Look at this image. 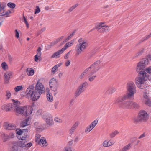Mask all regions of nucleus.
<instances>
[{"mask_svg": "<svg viewBox=\"0 0 151 151\" xmlns=\"http://www.w3.org/2000/svg\"><path fill=\"white\" fill-rule=\"evenodd\" d=\"M148 63V60L144 58L137 64L136 67V71L138 73V77L135 79V82L138 87L141 89L144 87L142 84L145 81V78L147 77V73L145 71V69Z\"/></svg>", "mask_w": 151, "mask_h": 151, "instance_id": "1", "label": "nucleus"}, {"mask_svg": "<svg viewBox=\"0 0 151 151\" xmlns=\"http://www.w3.org/2000/svg\"><path fill=\"white\" fill-rule=\"evenodd\" d=\"M34 90V84L30 85L27 89L26 92V97L30 98L32 101H35L40 97V95L45 92L44 85L39 82L38 80L35 86Z\"/></svg>", "mask_w": 151, "mask_h": 151, "instance_id": "2", "label": "nucleus"}, {"mask_svg": "<svg viewBox=\"0 0 151 151\" xmlns=\"http://www.w3.org/2000/svg\"><path fill=\"white\" fill-rule=\"evenodd\" d=\"M127 89L128 93L123 96H120L117 98L116 103L121 102L124 100L134 97L136 90V87L134 83L130 81L127 84Z\"/></svg>", "mask_w": 151, "mask_h": 151, "instance_id": "3", "label": "nucleus"}, {"mask_svg": "<svg viewBox=\"0 0 151 151\" xmlns=\"http://www.w3.org/2000/svg\"><path fill=\"white\" fill-rule=\"evenodd\" d=\"M79 44H77L76 46V51L77 55H79L81 52L83 51L86 48L88 45V43L86 40L82 38L78 40Z\"/></svg>", "mask_w": 151, "mask_h": 151, "instance_id": "4", "label": "nucleus"}, {"mask_svg": "<svg viewBox=\"0 0 151 151\" xmlns=\"http://www.w3.org/2000/svg\"><path fill=\"white\" fill-rule=\"evenodd\" d=\"M101 62L100 60H97L87 68L89 71L91 70V72L88 73L89 76H92L100 69L101 66L99 65Z\"/></svg>", "mask_w": 151, "mask_h": 151, "instance_id": "5", "label": "nucleus"}, {"mask_svg": "<svg viewBox=\"0 0 151 151\" xmlns=\"http://www.w3.org/2000/svg\"><path fill=\"white\" fill-rule=\"evenodd\" d=\"M149 117V115L145 110H140L137 118V122H145L147 120Z\"/></svg>", "mask_w": 151, "mask_h": 151, "instance_id": "6", "label": "nucleus"}, {"mask_svg": "<svg viewBox=\"0 0 151 151\" xmlns=\"http://www.w3.org/2000/svg\"><path fill=\"white\" fill-rule=\"evenodd\" d=\"M19 110V113L22 114L25 116H27L31 114L33 111V109L31 106H24L23 107H21V108H17V111Z\"/></svg>", "mask_w": 151, "mask_h": 151, "instance_id": "7", "label": "nucleus"}, {"mask_svg": "<svg viewBox=\"0 0 151 151\" xmlns=\"http://www.w3.org/2000/svg\"><path fill=\"white\" fill-rule=\"evenodd\" d=\"M149 93L146 92L143 93V98L142 101L144 102L145 104L148 105L149 106L151 107V101H150V99L149 97Z\"/></svg>", "mask_w": 151, "mask_h": 151, "instance_id": "8", "label": "nucleus"}, {"mask_svg": "<svg viewBox=\"0 0 151 151\" xmlns=\"http://www.w3.org/2000/svg\"><path fill=\"white\" fill-rule=\"evenodd\" d=\"M117 98L115 100L114 103L115 104H121L122 106L123 107H124L127 108H131V103L132 101H125L123 102L124 101H123L119 103H117L116 102V101L117 100ZM125 100H124V101Z\"/></svg>", "mask_w": 151, "mask_h": 151, "instance_id": "9", "label": "nucleus"}, {"mask_svg": "<svg viewBox=\"0 0 151 151\" xmlns=\"http://www.w3.org/2000/svg\"><path fill=\"white\" fill-rule=\"evenodd\" d=\"M12 101L13 102V104H11V105H12V106H12L13 109H14L15 110H16V111L17 113H19L20 110H19V111H17V109L21 108V107H18L19 106L20 104V102L18 100H15L13 99H12Z\"/></svg>", "mask_w": 151, "mask_h": 151, "instance_id": "10", "label": "nucleus"}, {"mask_svg": "<svg viewBox=\"0 0 151 151\" xmlns=\"http://www.w3.org/2000/svg\"><path fill=\"white\" fill-rule=\"evenodd\" d=\"M12 105H11V103L6 104H4L2 106V109L6 111H8L13 110Z\"/></svg>", "mask_w": 151, "mask_h": 151, "instance_id": "11", "label": "nucleus"}, {"mask_svg": "<svg viewBox=\"0 0 151 151\" xmlns=\"http://www.w3.org/2000/svg\"><path fill=\"white\" fill-rule=\"evenodd\" d=\"M4 125L5 128L8 130H14L16 128L15 125L13 124L6 122L5 123Z\"/></svg>", "mask_w": 151, "mask_h": 151, "instance_id": "12", "label": "nucleus"}, {"mask_svg": "<svg viewBox=\"0 0 151 151\" xmlns=\"http://www.w3.org/2000/svg\"><path fill=\"white\" fill-rule=\"evenodd\" d=\"M79 124V122L78 121H77L73 125L71 129L70 130V135H71L73 134L75 130L78 127Z\"/></svg>", "mask_w": 151, "mask_h": 151, "instance_id": "13", "label": "nucleus"}, {"mask_svg": "<svg viewBox=\"0 0 151 151\" xmlns=\"http://www.w3.org/2000/svg\"><path fill=\"white\" fill-rule=\"evenodd\" d=\"M38 143L41 145H42L43 147H46L48 145L45 138L42 137H41V138L39 139L38 141Z\"/></svg>", "mask_w": 151, "mask_h": 151, "instance_id": "14", "label": "nucleus"}, {"mask_svg": "<svg viewBox=\"0 0 151 151\" xmlns=\"http://www.w3.org/2000/svg\"><path fill=\"white\" fill-rule=\"evenodd\" d=\"M12 73L11 72L8 71L6 72L4 74L5 81L6 83H7L9 82V80L11 78Z\"/></svg>", "mask_w": 151, "mask_h": 151, "instance_id": "15", "label": "nucleus"}, {"mask_svg": "<svg viewBox=\"0 0 151 151\" xmlns=\"http://www.w3.org/2000/svg\"><path fill=\"white\" fill-rule=\"evenodd\" d=\"M64 51V50H62V48L60 50H59L54 53L52 56L51 58H59V55L62 53Z\"/></svg>", "mask_w": 151, "mask_h": 151, "instance_id": "16", "label": "nucleus"}, {"mask_svg": "<svg viewBox=\"0 0 151 151\" xmlns=\"http://www.w3.org/2000/svg\"><path fill=\"white\" fill-rule=\"evenodd\" d=\"M47 98V100L50 102H52L53 100V97L51 93H50V91L46 89V90Z\"/></svg>", "mask_w": 151, "mask_h": 151, "instance_id": "17", "label": "nucleus"}, {"mask_svg": "<svg viewBox=\"0 0 151 151\" xmlns=\"http://www.w3.org/2000/svg\"><path fill=\"white\" fill-rule=\"evenodd\" d=\"M49 116L50 119H47V118H46V120H45V121L47 125H52L54 124L53 118L52 115H49ZM45 118H46V117Z\"/></svg>", "mask_w": 151, "mask_h": 151, "instance_id": "18", "label": "nucleus"}, {"mask_svg": "<svg viewBox=\"0 0 151 151\" xmlns=\"http://www.w3.org/2000/svg\"><path fill=\"white\" fill-rule=\"evenodd\" d=\"M29 120V118H27L24 120L22 121L20 123V126L21 127H24L25 126L28 125L29 124L28 122Z\"/></svg>", "mask_w": 151, "mask_h": 151, "instance_id": "19", "label": "nucleus"}, {"mask_svg": "<svg viewBox=\"0 0 151 151\" xmlns=\"http://www.w3.org/2000/svg\"><path fill=\"white\" fill-rule=\"evenodd\" d=\"M84 91L85 89H83L79 86L76 91L75 96L76 97L79 96Z\"/></svg>", "mask_w": 151, "mask_h": 151, "instance_id": "20", "label": "nucleus"}, {"mask_svg": "<svg viewBox=\"0 0 151 151\" xmlns=\"http://www.w3.org/2000/svg\"><path fill=\"white\" fill-rule=\"evenodd\" d=\"M28 129H24L21 130L20 129H17V134L19 135H21L22 134H27L28 132Z\"/></svg>", "mask_w": 151, "mask_h": 151, "instance_id": "21", "label": "nucleus"}, {"mask_svg": "<svg viewBox=\"0 0 151 151\" xmlns=\"http://www.w3.org/2000/svg\"><path fill=\"white\" fill-rule=\"evenodd\" d=\"M74 41L73 40H72L70 42L67 43L62 48V50L65 51L68 47L71 46L74 43Z\"/></svg>", "mask_w": 151, "mask_h": 151, "instance_id": "22", "label": "nucleus"}, {"mask_svg": "<svg viewBox=\"0 0 151 151\" xmlns=\"http://www.w3.org/2000/svg\"><path fill=\"white\" fill-rule=\"evenodd\" d=\"M26 72L28 76H32L34 73V70L32 68H28L26 70Z\"/></svg>", "mask_w": 151, "mask_h": 151, "instance_id": "23", "label": "nucleus"}, {"mask_svg": "<svg viewBox=\"0 0 151 151\" xmlns=\"http://www.w3.org/2000/svg\"><path fill=\"white\" fill-rule=\"evenodd\" d=\"M116 91L115 88L114 87H110L109 88L106 92V93L112 94Z\"/></svg>", "mask_w": 151, "mask_h": 151, "instance_id": "24", "label": "nucleus"}, {"mask_svg": "<svg viewBox=\"0 0 151 151\" xmlns=\"http://www.w3.org/2000/svg\"><path fill=\"white\" fill-rule=\"evenodd\" d=\"M25 141H19L17 142V146L20 147H26Z\"/></svg>", "mask_w": 151, "mask_h": 151, "instance_id": "25", "label": "nucleus"}, {"mask_svg": "<svg viewBox=\"0 0 151 151\" xmlns=\"http://www.w3.org/2000/svg\"><path fill=\"white\" fill-rule=\"evenodd\" d=\"M57 82L56 79L53 78L49 81V86L50 88H52L55 83Z\"/></svg>", "mask_w": 151, "mask_h": 151, "instance_id": "26", "label": "nucleus"}, {"mask_svg": "<svg viewBox=\"0 0 151 151\" xmlns=\"http://www.w3.org/2000/svg\"><path fill=\"white\" fill-rule=\"evenodd\" d=\"M89 72L87 68L79 76V78L80 79H82L85 77V76Z\"/></svg>", "mask_w": 151, "mask_h": 151, "instance_id": "27", "label": "nucleus"}, {"mask_svg": "<svg viewBox=\"0 0 151 151\" xmlns=\"http://www.w3.org/2000/svg\"><path fill=\"white\" fill-rule=\"evenodd\" d=\"M131 104V108L137 109H138L139 106V105L136 102L132 101Z\"/></svg>", "mask_w": 151, "mask_h": 151, "instance_id": "28", "label": "nucleus"}, {"mask_svg": "<svg viewBox=\"0 0 151 151\" xmlns=\"http://www.w3.org/2000/svg\"><path fill=\"white\" fill-rule=\"evenodd\" d=\"M1 66L4 70H6L8 69V65L5 62H4L2 63Z\"/></svg>", "mask_w": 151, "mask_h": 151, "instance_id": "29", "label": "nucleus"}, {"mask_svg": "<svg viewBox=\"0 0 151 151\" xmlns=\"http://www.w3.org/2000/svg\"><path fill=\"white\" fill-rule=\"evenodd\" d=\"M63 36H62L58 38L57 39L55 40L54 42H52L51 43V45H52L55 44L58 42L61 41L62 39H63Z\"/></svg>", "mask_w": 151, "mask_h": 151, "instance_id": "30", "label": "nucleus"}, {"mask_svg": "<svg viewBox=\"0 0 151 151\" xmlns=\"http://www.w3.org/2000/svg\"><path fill=\"white\" fill-rule=\"evenodd\" d=\"M79 86L83 89H85L88 86V83L86 81L83 82Z\"/></svg>", "mask_w": 151, "mask_h": 151, "instance_id": "31", "label": "nucleus"}, {"mask_svg": "<svg viewBox=\"0 0 151 151\" xmlns=\"http://www.w3.org/2000/svg\"><path fill=\"white\" fill-rule=\"evenodd\" d=\"M49 115H52L47 112L45 113L42 115V117L45 120H46V118H45V117L46 118H47V119H50V117H48V116H49Z\"/></svg>", "mask_w": 151, "mask_h": 151, "instance_id": "32", "label": "nucleus"}, {"mask_svg": "<svg viewBox=\"0 0 151 151\" xmlns=\"http://www.w3.org/2000/svg\"><path fill=\"white\" fill-rule=\"evenodd\" d=\"M23 88V87L22 86H18L15 88L14 90L16 92H17L22 89Z\"/></svg>", "mask_w": 151, "mask_h": 151, "instance_id": "33", "label": "nucleus"}, {"mask_svg": "<svg viewBox=\"0 0 151 151\" xmlns=\"http://www.w3.org/2000/svg\"><path fill=\"white\" fill-rule=\"evenodd\" d=\"M118 133L119 132L117 130H115L112 133L110 134V137L111 138H113L116 135L118 134Z\"/></svg>", "mask_w": 151, "mask_h": 151, "instance_id": "34", "label": "nucleus"}, {"mask_svg": "<svg viewBox=\"0 0 151 151\" xmlns=\"http://www.w3.org/2000/svg\"><path fill=\"white\" fill-rule=\"evenodd\" d=\"M103 29L101 28L99 30V31L100 32H102L104 31H106V30H108L109 28L108 26L104 25L103 26Z\"/></svg>", "mask_w": 151, "mask_h": 151, "instance_id": "35", "label": "nucleus"}, {"mask_svg": "<svg viewBox=\"0 0 151 151\" xmlns=\"http://www.w3.org/2000/svg\"><path fill=\"white\" fill-rule=\"evenodd\" d=\"M104 23H100L95 28L96 29H98V30H99L101 28V29H103V26L104 25Z\"/></svg>", "mask_w": 151, "mask_h": 151, "instance_id": "36", "label": "nucleus"}, {"mask_svg": "<svg viewBox=\"0 0 151 151\" xmlns=\"http://www.w3.org/2000/svg\"><path fill=\"white\" fill-rule=\"evenodd\" d=\"M98 123V120L97 119H96L93 122H92L90 124V125H91L92 128H94L95 127L97 124Z\"/></svg>", "mask_w": 151, "mask_h": 151, "instance_id": "37", "label": "nucleus"}, {"mask_svg": "<svg viewBox=\"0 0 151 151\" xmlns=\"http://www.w3.org/2000/svg\"><path fill=\"white\" fill-rule=\"evenodd\" d=\"M7 6L13 9L15 7L16 4L14 3L9 2L7 4Z\"/></svg>", "mask_w": 151, "mask_h": 151, "instance_id": "38", "label": "nucleus"}, {"mask_svg": "<svg viewBox=\"0 0 151 151\" xmlns=\"http://www.w3.org/2000/svg\"><path fill=\"white\" fill-rule=\"evenodd\" d=\"M3 139L4 142H6L9 138V136L7 134H3Z\"/></svg>", "mask_w": 151, "mask_h": 151, "instance_id": "39", "label": "nucleus"}, {"mask_svg": "<svg viewBox=\"0 0 151 151\" xmlns=\"http://www.w3.org/2000/svg\"><path fill=\"white\" fill-rule=\"evenodd\" d=\"M93 129V128H92V127L90 124L88 127L85 130V132L86 133L88 132L91 131Z\"/></svg>", "mask_w": 151, "mask_h": 151, "instance_id": "40", "label": "nucleus"}, {"mask_svg": "<svg viewBox=\"0 0 151 151\" xmlns=\"http://www.w3.org/2000/svg\"><path fill=\"white\" fill-rule=\"evenodd\" d=\"M130 144H129L127 145L124 146L122 150H120L121 151H126L130 147Z\"/></svg>", "mask_w": 151, "mask_h": 151, "instance_id": "41", "label": "nucleus"}, {"mask_svg": "<svg viewBox=\"0 0 151 151\" xmlns=\"http://www.w3.org/2000/svg\"><path fill=\"white\" fill-rule=\"evenodd\" d=\"M78 4H76L74 5L73 6H72V7H70L69 9L68 12H70L72 11L73 10H74L77 6H78Z\"/></svg>", "mask_w": 151, "mask_h": 151, "instance_id": "42", "label": "nucleus"}, {"mask_svg": "<svg viewBox=\"0 0 151 151\" xmlns=\"http://www.w3.org/2000/svg\"><path fill=\"white\" fill-rule=\"evenodd\" d=\"M88 75L89 76V77L88 80L90 82L92 81L96 77V75H93V76H90L88 74Z\"/></svg>", "mask_w": 151, "mask_h": 151, "instance_id": "43", "label": "nucleus"}, {"mask_svg": "<svg viewBox=\"0 0 151 151\" xmlns=\"http://www.w3.org/2000/svg\"><path fill=\"white\" fill-rule=\"evenodd\" d=\"M41 47H39L37 50L36 55H38L40 56L41 55Z\"/></svg>", "mask_w": 151, "mask_h": 151, "instance_id": "44", "label": "nucleus"}, {"mask_svg": "<svg viewBox=\"0 0 151 151\" xmlns=\"http://www.w3.org/2000/svg\"><path fill=\"white\" fill-rule=\"evenodd\" d=\"M11 93L9 91H6V99H9L11 96Z\"/></svg>", "mask_w": 151, "mask_h": 151, "instance_id": "45", "label": "nucleus"}, {"mask_svg": "<svg viewBox=\"0 0 151 151\" xmlns=\"http://www.w3.org/2000/svg\"><path fill=\"white\" fill-rule=\"evenodd\" d=\"M151 36V33L148 35H146L143 38H142L141 40V42H143L147 39H148V38L150 37Z\"/></svg>", "mask_w": 151, "mask_h": 151, "instance_id": "46", "label": "nucleus"}, {"mask_svg": "<svg viewBox=\"0 0 151 151\" xmlns=\"http://www.w3.org/2000/svg\"><path fill=\"white\" fill-rule=\"evenodd\" d=\"M145 71L150 74L151 73V66H150L145 69Z\"/></svg>", "mask_w": 151, "mask_h": 151, "instance_id": "47", "label": "nucleus"}, {"mask_svg": "<svg viewBox=\"0 0 151 151\" xmlns=\"http://www.w3.org/2000/svg\"><path fill=\"white\" fill-rule=\"evenodd\" d=\"M108 143L107 141L105 140L103 143V146L105 147H109Z\"/></svg>", "mask_w": 151, "mask_h": 151, "instance_id": "48", "label": "nucleus"}, {"mask_svg": "<svg viewBox=\"0 0 151 151\" xmlns=\"http://www.w3.org/2000/svg\"><path fill=\"white\" fill-rule=\"evenodd\" d=\"M107 142H108V143L109 146L112 145L114 143V141L112 140H110L109 141H107Z\"/></svg>", "mask_w": 151, "mask_h": 151, "instance_id": "49", "label": "nucleus"}, {"mask_svg": "<svg viewBox=\"0 0 151 151\" xmlns=\"http://www.w3.org/2000/svg\"><path fill=\"white\" fill-rule=\"evenodd\" d=\"M15 37L17 38H18L19 37V32H18L17 29L15 30Z\"/></svg>", "mask_w": 151, "mask_h": 151, "instance_id": "50", "label": "nucleus"}, {"mask_svg": "<svg viewBox=\"0 0 151 151\" xmlns=\"http://www.w3.org/2000/svg\"><path fill=\"white\" fill-rule=\"evenodd\" d=\"M27 137V134H24V136H21L20 137L22 141H25V139Z\"/></svg>", "mask_w": 151, "mask_h": 151, "instance_id": "51", "label": "nucleus"}, {"mask_svg": "<svg viewBox=\"0 0 151 151\" xmlns=\"http://www.w3.org/2000/svg\"><path fill=\"white\" fill-rule=\"evenodd\" d=\"M27 137V134H24V136H21L20 137L22 141H25V139Z\"/></svg>", "mask_w": 151, "mask_h": 151, "instance_id": "52", "label": "nucleus"}, {"mask_svg": "<svg viewBox=\"0 0 151 151\" xmlns=\"http://www.w3.org/2000/svg\"><path fill=\"white\" fill-rule=\"evenodd\" d=\"M40 10L39 7L38 6H37L36 7L35 12V14L37 13H38L40 12Z\"/></svg>", "mask_w": 151, "mask_h": 151, "instance_id": "53", "label": "nucleus"}, {"mask_svg": "<svg viewBox=\"0 0 151 151\" xmlns=\"http://www.w3.org/2000/svg\"><path fill=\"white\" fill-rule=\"evenodd\" d=\"M11 13V12L10 10H7L5 13V15H6V17H9V15Z\"/></svg>", "mask_w": 151, "mask_h": 151, "instance_id": "54", "label": "nucleus"}, {"mask_svg": "<svg viewBox=\"0 0 151 151\" xmlns=\"http://www.w3.org/2000/svg\"><path fill=\"white\" fill-rule=\"evenodd\" d=\"M51 90L54 91V94L55 95H56L57 93V90L56 88H54L53 86L52 88H51Z\"/></svg>", "mask_w": 151, "mask_h": 151, "instance_id": "55", "label": "nucleus"}, {"mask_svg": "<svg viewBox=\"0 0 151 151\" xmlns=\"http://www.w3.org/2000/svg\"><path fill=\"white\" fill-rule=\"evenodd\" d=\"M58 68L57 65L54 66L52 68L51 71L52 72L54 73L56 69Z\"/></svg>", "mask_w": 151, "mask_h": 151, "instance_id": "56", "label": "nucleus"}, {"mask_svg": "<svg viewBox=\"0 0 151 151\" xmlns=\"http://www.w3.org/2000/svg\"><path fill=\"white\" fill-rule=\"evenodd\" d=\"M25 144L26 147H25L26 148H29L32 145V144L31 142H29L28 143H25Z\"/></svg>", "mask_w": 151, "mask_h": 151, "instance_id": "57", "label": "nucleus"}, {"mask_svg": "<svg viewBox=\"0 0 151 151\" xmlns=\"http://www.w3.org/2000/svg\"><path fill=\"white\" fill-rule=\"evenodd\" d=\"M55 121L57 122H59L60 123L62 122V120L56 117L54 119Z\"/></svg>", "mask_w": 151, "mask_h": 151, "instance_id": "58", "label": "nucleus"}, {"mask_svg": "<svg viewBox=\"0 0 151 151\" xmlns=\"http://www.w3.org/2000/svg\"><path fill=\"white\" fill-rule=\"evenodd\" d=\"M4 17H0V26L2 25L3 22L4 21Z\"/></svg>", "mask_w": 151, "mask_h": 151, "instance_id": "59", "label": "nucleus"}, {"mask_svg": "<svg viewBox=\"0 0 151 151\" xmlns=\"http://www.w3.org/2000/svg\"><path fill=\"white\" fill-rule=\"evenodd\" d=\"M40 57V56L36 55H35L34 60L36 62H37L38 61V60L39 59V57Z\"/></svg>", "mask_w": 151, "mask_h": 151, "instance_id": "60", "label": "nucleus"}, {"mask_svg": "<svg viewBox=\"0 0 151 151\" xmlns=\"http://www.w3.org/2000/svg\"><path fill=\"white\" fill-rule=\"evenodd\" d=\"M73 144V141H71L69 142V143H68L67 146V147H71V146Z\"/></svg>", "mask_w": 151, "mask_h": 151, "instance_id": "61", "label": "nucleus"}, {"mask_svg": "<svg viewBox=\"0 0 151 151\" xmlns=\"http://www.w3.org/2000/svg\"><path fill=\"white\" fill-rule=\"evenodd\" d=\"M64 151H71V147H66L65 148Z\"/></svg>", "mask_w": 151, "mask_h": 151, "instance_id": "62", "label": "nucleus"}, {"mask_svg": "<svg viewBox=\"0 0 151 151\" xmlns=\"http://www.w3.org/2000/svg\"><path fill=\"white\" fill-rule=\"evenodd\" d=\"M70 63V61L69 60L67 61L65 63V65L66 66H69Z\"/></svg>", "mask_w": 151, "mask_h": 151, "instance_id": "63", "label": "nucleus"}, {"mask_svg": "<svg viewBox=\"0 0 151 151\" xmlns=\"http://www.w3.org/2000/svg\"><path fill=\"white\" fill-rule=\"evenodd\" d=\"M147 78L149 81H151V73L147 75Z\"/></svg>", "mask_w": 151, "mask_h": 151, "instance_id": "64", "label": "nucleus"}]
</instances>
